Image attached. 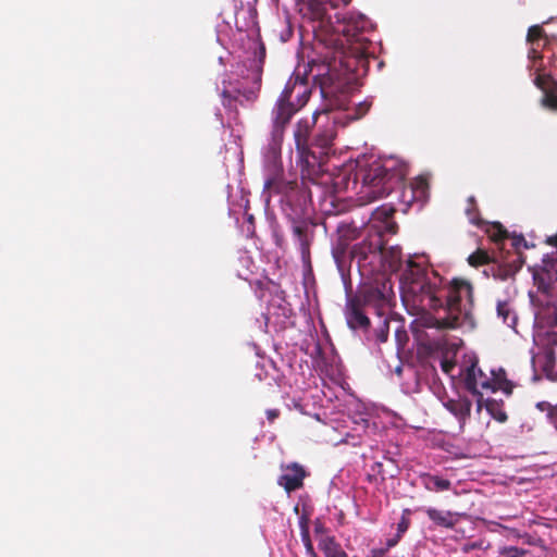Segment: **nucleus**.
Wrapping results in <instances>:
<instances>
[{"mask_svg": "<svg viewBox=\"0 0 557 557\" xmlns=\"http://www.w3.org/2000/svg\"><path fill=\"white\" fill-rule=\"evenodd\" d=\"M264 57H265V48L263 45H261L260 46V57L258 60H253V66H255L253 82L258 85L257 90H259L260 85H261ZM236 94L237 95L234 96V95H232L231 91L223 90V92H222L223 106L227 107V108H233L234 107L233 103L237 100L238 96H243L248 101H255L258 97V91L252 90V89L244 90V91L237 89Z\"/></svg>", "mask_w": 557, "mask_h": 557, "instance_id": "14", "label": "nucleus"}, {"mask_svg": "<svg viewBox=\"0 0 557 557\" xmlns=\"http://www.w3.org/2000/svg\"><path fill=\"white\" fill-rule=\"evenodd\" d=\"M319 548L323 552L324 557H349L334 536L322 537L319 541Z\"/></svg>", "mask_w": 557, "mask_h": 557, "instance_id": "23", "label": "nucleus"}, {"mask_svg": "<svg viewBox=\"0 0 557 557\" xmlns=\"http://www.w3.org/2000/svg\"><path fill=\"white\" fill-rule=\"evenodd\" d=\"M549 76L548 75H541L539 74L535 79H534V84L537 88H540L543 92H545V90H548L549 88H547V85H548V82H549Z\"/></svg>", "mask_w": 557, "mask_h": 557, "instance_id": "37", "label": "nucleus"}, {"mask_svg": "<svg viewBox=\"0 0 557 557\" xmlns=\"http://www.w3.org/2000/svg\"><path fill=\"white\" fill-rule=\"evenodd\" d=\"M395 211L396 210L391 206H382L373 212L374 219L384 222L385 230L391 234H396L398 228L397 224L394 221H391Z\"/></svg>", "mask_w": 557, "mask_h": 557, "instance_id": "25", "label": "nucleus"}, {"mask_svg": "<svg viewBox=\"0 0 557 557\" xmlns=\"http://www.w3.org/2000/svg\"><path fill=\"white\" fill-rule=\"evenodd\" d=\"M522 264L523 260L521 259L520 253H517L511 260L494 264L492 267L493 276L502 281L510 278L520 271Z\"/></svg>", "mask_w": 557, "mask_h": 557, "instance_id": "20", "label": "nucleus"}, {"mask_svg": "<svg viewBox=\"0 0 557 557\" xmlns=\"http://www.w3.org/2000/svg\"><path fill=\"white\" fill-rule=\"evenodd\" d=\"M406 175L404 168L388 166L381 161L360 164L355 173L354 185L360 183L358 190L361 205H367L388 196L400 186Z\"/></svg>", "mask_w": 557, "mask_h": 557, "instance_id": "3", "label": "nucleus"}, {"mask_svg": "<svg viewBox=\"0 0 557 557\" xmlns=\"http://www.w3.org/2000/svg\"><path fill=\"white\" fill-rule=\"evenodd\" d=\"M301 535H302V541L305 543L306 549H307L308 554L310 555V557H312V553H315V552H314L312 543L310 541L308 530L304 529Z\"/></svg>", "mask_w": 557, "mask_h": 557, "instance_id": "40", "label": "nucleus"}, {"mask_svg": "<svg viewBox=\"0 0 557 557\" xmlns=\"http://www.w3.org/2000/svg\"><path fill=\"white\" fill-rule=\"evenodd\" d=\"M468 263L473 267L478 268L481 265L490 264L491 262H494L493 258L490 256V253L484 249H476L474 252H472L468 257Z\"/></svg>", "mask_w": 557, "mask_h": 557, "instance_id": "27", "label": "nucleus"}, {"mask_svg": "<svg viewBox=\"0 0 557 557\" xmlns=\"http://www.w3.org/2000/svg\"><path fill=\"white\" fill-rule=\"evenodd\" d=\"M280 413L278 409H268L265 411L267 419L270 423H273L280 417Z\"/></svg>", "mask_w": 557, "mask_h": 557, "instance_id": "43", "label": "nucleus"}, {"mask_svg": "<svg viewBox=\"0 0 557 557\" xmlns=\"http://www.w3.org/2000/svg\"><path fill=\"white\" fill-rule=\"evenodd\" d=\"M410 524V520L403 516L400 521L397 524V536L401 537V535L408 530Z\"/></svg>", "mask_w": 557, "mask_h": 557, "instance_id": "39", "label": "nucleus"}, {"mask_svg": "<svg viewBox=\"0 0 557 557\" xmlns=\"http://www.w3.org/2000/svg\"><path fill=\"white\" fill-rule=\"evenodd\" d=\"M399 539H400V537H398V536L396 535V537H395V539H391V540H388V541H387V547H386V548H387V550H388L391 547L395 546V545L398 543Z\"/></svg>", "mask_w": 557, "mask_h": 557, "instance_id": "46", "label": "nucleus"}, {"mask_svg": "<svg viewBox=\"0 0 557 557\" xmlns=\"http://www.w3.org/2000/svg\"><path fill=\"white\" fill-rule=\"evenodd\" d=\"M382 318H383V320H382L381 324L375 330V335H376V339L380 343H385L387 341L388 334H389V322H388V319L386 318V315H384Z\"/></svg>", "mask_w": 557, "mask_h": 557, "instance_id": "32", "label": "nucleus"}, {"mask_svg": "<svg viewBox=\"0 0 557 557\" xmlns=\"http://www.w3.org/2000/svg\"><path fill=\"white\" fill-rule=\"evenodd\" d=\"M554 368H555V360H554L553 354H549L545 357V363L543 366V371L545 372L546 376L553 381L557 380V374L554 372Z\"/></svg>", "mask_w": 557, "mask_h": 557, "instance_id": "33", "label": "nucleus"}, {"mask_svg": "<svg viewBox=\"0 0 557 557\" xmlns=\"http://www.w3.org/2000/svg\"><path fill=\"white\" fill-rule=\"evenodd\" d=\"M543 94L542 104L550 110H557V86L554 84L553 88Z\"/></svg>", "mask_w": 557, "mask_h": 557, "instance_id": "29", "label": "nucleus"}, {"mask_svg": "<svg viewBox=\"0 0 557 557\" xmlns=\"http://www.w3.org/2000/svg\"><path fill=\"white\" fill-rule=\"evenodd\" d=\"M468 206L466 208V214L469 222L478 227L484 228L488 237L495 243H502L509 237L508 231L499 222L488 223L485 222L479 212L475 198L470 196L467 200Z\"/></svg>", "mask_w": 557, "mask_h": 557, "instance_id": "13", "label": "nucleus"}, {"mask_svg": "<svg viewBox=\"0 0 557 557\" xmlns=\"http://www.w3.org/2000/svg\"><path fill=\"white\" fill-rule=\"evenodd\" d=\"M370 309L379 317L386 315L389 310L388 295L376 286L364 287L347 299L345 318L349 329L367 331L371 324L367 315Z\"/></svg>", "mask_w": 557, "mask_h": 557, "instance_id": "4", "label": "nucleus"}, {"mask_svg": "<svg viewBox=\"0 0 557 557\" xmlns=\"http://www.w3.org/2000/svg\"><path fill=\"white\" fill-rule=\"evenodd\" d=\"M547 244L557 247V234L547 238Z\"/></svg>", "mask_w": 557, "mask_h": 557, "instance_id": "48", "label": "nucleus"}, {"mask_svg": "<svg viewBox=\"0 0 557 557\" xmlns=\"http://www.w3.org/2000/svg\"><path fill=\"white\" fill-rule=\"evenodd\" d=\"M383 248L384 242L381 234L374 233L352 246V257L366 260L369 255L381 253Z\"/></svg>", "mask_w": 557, "mask_h": 557, "instance_id": "17", "label": "nucleus"}, {"mask_svg": "<svg viewBox=\"0 0 557 557\" xmlns=\"http://www.w3.org/2000/svg\"><path fill=\"white\" fill-rule=\"evenodd\" d=\"M403 278L413 301L433 311L423 318V326L437 331L475 327L473 285L470 281L455 277L444 283L437 273H425L412 260L407 261Z\"/></svg>", "mask_w": 557, "mask_h": 557, "instance_id": "1", "label": "nucleus"}, {"mask_svg": "<svg viewBox=\"0 0 557 557\" xmlns=\"http://www.w3.org/2000/svg\"><path fill=\"white\" fill-rule=\"evenodd\" d=\"M321 27L342 36L337 39L341 47V63L346 71L357 73L359 69L367 70L369 66L371 40L369 34L372 32L370 20L361 13H336L335 22L327 18Z\"/></svg>", "mask_w": 557, "mask_h": 557, "instance_id": "2", "label": "nucleus"}, {"mask_svg": "<svg viewBox=\"0 0 557 557\" xmlns=\"http://www.w3.org/2000/svg\"><path fill=\"white\" fill-rule=\"evenodd\" d=\"M429 519L434 522L438 527H443L446 529H453L457 522L455 519V513L451 511H443L436 508H428L425 510Z\"/></svg>", "mask_w": 557, "mask_h": 557, "instance_id": "22", "label": "nucleus"}, {"mask_svg": "<svg viewBox=\"0 0 557 557\" xmlns=\"http://www.w3.org/2000/svg\"><path fill=\"white\" fill-rule=\"evenodd\" d=\"M545 33L542 26L533 25L529 28L527 40L531 46H541V41H544Z\"/></svg>", "mask_w": 557, "mask_h": 557, "instance_id": "28", "label": "nucleus"}, {"mask_svg": "<svg viewBox=\"0 0 557 557\" xmlns=\"http://www.w3.org/2000/svg\"><path fill=\"white\" fill-rule=\"evenodd\" d=\"M496 310L498 318H500L505 324L508 326H513L516 324L517 317L513 313L509 301L498 300Z\"/></svg>", "mask_w": 557, "mask_h": 557, "instance_id": "26", "label": "nucleus"}, {"mask_svg": "<svg viewBox=\"0 0 557 557\" xmlns=\"http://www.w3.org/2000/svg\"><path fill=\"white\" fill-rule=\"evenodd\" d=\"M372 106L371 101L364 100L355 104L354 108L347 107V97L346 95H342L330 102V110L336 111L337 114L342 115V120L346 122V125L351 121H357L362 119L370 110Z\"/></svg>", "mask_w": 557, "mask_h": 557, "instance_id": "15", "label": "nucleus"}, {"mask_svg": "<svg viewBox=\"0 0 557 557\" xmlns=\"http://www.w3.org/2000/svg\"><path fill=\"white\" fill-rule=\"evenodd\" d=\"M488 546H484V541L483 540H480V541H475V542H468V543H465L462 546H461V552L463 554H469L470 552L474 550V549H487Z\"/></svg>", "mask_w": 557, "mask_h": 557, "instance_id": "35", "label": "nucleus"}, {"mask_svg": "<svg viewBox=\"0 0 557 557\" xmlns=\"http://www.w3.org/2000/svg\"><path fill=\"white\" fill-rule=\"evenodd\" d=\"M284 471L285 472L278 476L277 484L284 487L287 493L297 491L304 486L307 472L301 465L293 462L287 465Z\"/></svg>", "mask_w": 557, "mask_h": 557, "instance_id": "16", "label": "nucleus"}, {"mask_svg": "<svg viewBox=\"0 0 557 557\" xmlns=\"http://www.w3.org/2000/svg\"><path fill=\"white\" fill-rule=\"evenodd\" d=\"M321 92H322V95H323V97H324V98H327V97L331 95L332 90H331V88H330V87H326V86L324 85V83H322V84H321Z\"/></svg>", "mask_w": 557, "mask_h": 557, "instance_id": "45", "label": "nucleus"}, {"mask_svg": "<svg viewBox=\"0 0 557 557\" xmlns=\"http://www.w3.org/2000/svg\"><path fill=\"white\" fill-rule=\"evenodd\" d=\"M499 557H525L529 550L517 546H502L498 549Z\"/></svg>", "mask_w": 557, "mask_h": 557, "instance_id": "30", "label": "nucleus"}, {"mask_svg": "<svg viewBox=\"0 0 557 557\" xmlns=\"http://www.w3.org/2000/svg\"><path fill=\"white\" fill-rule=\"evenodd\" d=\"M300 110L287 102L284 97H277L270 112V140L269 148L273 153H280L285 132L293 117Z\"/></svg>", "mask_w": 557, "mask_h": 557, "instance_id": "6", "label": "nucleus"}, {"mask_svg": "<svg viewBox=\"0 0 557 557\" xmlns=\"http://www.w3.org/2000/svg\"><path fill=\"white\" fill-rule=\"evenodd\" d=\"M246 221L251 227H255V218L252 214L246 213Z\"/></svg>", "mask_w": 557, "mask_h": 557, "instance_id": "47", "label": "nucleus"}, {"mask_svg": "<svg viewBox=\"0 0 557 557\" xmlns=\"http://www.w3.org/2000/svg\"><path fill=\"white\" fill-rule=\"evenodd\" d=\"M310 96L311 88L307 74L301 75L296 72L287 81L278 97H284L287 102H292L294 107L301 110L309 101Z\"/></svg>", "mask_w": 557, "mask_h": 557, "instance_id": "10", "label": "nucleus"}, {"mask_svg": "<svg viewBox=\"0 0 557 557\" xmlns=\"http://www.w3.org/2000/svg\"><path fill=\"white\" fill-rule=\"evenodd\" d=\"M465 387L472 395L478 396V410H481V400H482V391H497L502 388L507 393H511V391H507L496 380L490 379L480 368H478V362L473 361L467 369L465 373Z\"/></svg>", "mask_w": 557, "mask_h": 557, "instance_id": "7", "label": "nucleus"}, {"mask_svg": "<svg viewBox=\"0 0 557 557\" xmlns=\"http://www.w3.org/2000/svg\"><path fill=\"white\" fill-rule=\"evenodd\" d=\"M348 184H349V176H347V175H338L334 180V183H333L335 189L338 191L348 189Z\"/></svg>", "mask_w": 557, "mask_h": 557, "instance_id": "36", "label": "nucleus"}, {"mask_svg": "<svg viewBox=\"0 0 557 557\" xmlns=\"http://www.w3.org/2000/svg\"><path fill=\"white\" fill-rule=\"evenodd\" d=\"M444 407L457 418L462 428L471 416L472 403L467 397H459L448 399L444 403Z\"/></svg>", "mask_w": 557, "mask_h": 557, "instance_id": "19", "label": "nucleus"}, {"mask_svg": "<svg viewBox=\"0 0 557 557\" xmlns=\"http://www.w3.org/2000/svg\"><path fill=\"white\" fill-rule=\"evenodd\" d=\"M264 188L275 194H283L289 205L296 202L299 207H305L310 200L309 191L299 187L296 182H282L277 177H269L264 182Z\"/></svg>", "mask_w": 557, "mask_h": 557, "instance_id": "12", "label": "nucleus"}, {"mask_svg": "<svg viewBox=\"0 0 557 557\" xmlns=\"http://www.w3.org/2000/svg\"><path fill=\"white\" fill-rule=\"evenodd\" d=\"M320 113L325 116V122L318 125L312 145L321 149H329L336 138L337 125L345 127L346 122L342 120V115L337 114L336 111L329 110Z\"/></svg>", "mask_w": 557, "mask_h": 557, "instance_id": "11", "label": "nucleus"}, {"mask_svg": "<svg viewBox=\"0 0 557 557\" xmlns=\"http://www.w3.org/2000/svg\"><path fill=\"white\" fill-rule=\"evenodd\" d=\"M511 240V245L516 250H519L521 247L528 248V243L523 235H513Z\"/></svg>", "mask_w": 557, "mask_h": 557, "instance_id": "38", "label": "nucleus"}, {"mask_svg": "<svg viewBox=\"0 0 557 557\" xmlns=\"http://www.w3.org/2000/svg\"><path fill=\"white\" fill-rule=\"evenodd\" d=\"M441 368H442L443 372L448 374L455 368V362L451 360H448V359H444L441 362Z\"/></svg>", "mask_w": 557, "mask_h": 557, "instance_id": "42", "label": "nucleus"}, {"mask_svg": "<svg viewBox=\"0 0 557 557\" xmlns=\"http://www.w3.org/2000/svg\"><path fill=\"white\" fill-rule=\"evenodd\" d=\"M387 552V548H374L371 550L372 557H383Z\"/></svg>", "mask_w": 557, "mask_h": 557, "instance_id": "44", "label": "nucleus"}, {"mask_svg": "<svg viewBox=\"0 0 557 557\" xmlns=\"http://www.w3.org/2000/svg\"><path fill=\"white\" fill-rule=\"evenodd\" d=\"M351 0H310L309 1V10L311 14V18L313 21H318L320 25H324L327 22V18H332L327 14L326 5L335 9L338 7L339 2L344 5H348Z\"/></svg>", "mask_w": 557, "mask_h": 557, "instance_id": "18", "label": "nucleus"}, {"mask_svg": "<svg viewBox=\"0 0 557 557\" xmlns=\"http://www.w3.org/2000/svg\"><path fill=\"white\" fill-rule=\"evenodd\" d=\"M317 224L311 220H293L292 222V236L295 244L300 251L301 261L304 264L310 265L311 262V245L315 236Z\"/></svg>", "mask_w": 557, "mask_h": 557, "instance_id": "9", "label": "nucleus"}, {"mask_svg": "<svg viewBox=\"0 0 557 557\" xmlns=\"http://www.w3.org/2000/svg\"><path fill=\"white\" fill-rule=\"evenodd\" d=\"M540 46H531L529 52H528V57L530 60H532L534 63L537 61V60H541L542 59V54L539 50Z\"/></svg>", "mask_w": 557, "mask_h": 557, "instance_id": "41", "label": "nucleus"}, {"mask_svg": "<svg viewBox=\"0 0 557 557\" xmlns=\"http://www.w3.org/2000/svg\"><path fill=\"white\" fill-rule=\"evenodd\" d=\"M322 116L320 112H314L312 119L302 117L297 121L294 127V141L297 152V163L300 166L302 178L315 182L322 172L320 159L310 150L309 137L312 126Z\"/></svg>", "mask_w": 557, "mask_h": 557, "instance_id": "5", "label": "nucleus"}, {"mask_svg": "<svg viewBox=\"0 0 557 557\" xmlns=\"http://www.w3.org/2000/svg\"><path fill=\"white\" fill-rule=\"evenodd\" d=\"M409 189L411 193V200L418 202H424L429 196V183L425 177L419 176L414 178L410 185Z\"/></svg>", "mask_w": 557, "mask_h": 557, "instance_id": "24", "label": "nucleus"}, {"mask_svg": "<svg viewBox=\"0 0 557 557\" xmlns=\"http://www.w3.org/2000/svg\"><path fill=\"white\" fill-rule=\"evenodd\" d=\"M420 481L423 487L430 492H444L451 487V482L441 475L422 473Z\"/></svg>", "mask_w": 557, "mask_h": 557, "instance_id": "21", "label": "nucleus"}, {"mask_svg": "<svg viewBox=\"0 0 557 557\" xmlns=\"http://www.w3.org/2000/svg\"><path fill=\"white\" fill-rule=\"evenodd\" d=\"M357 238V228L350 224L342 223L337 227V239L332 246V256L342 270L350 263L352 257L351 242Z\"/></svg>", "mask_w": 557, "mask_h": 557, "instance_id": "8", "label": "nucleus"}, {"mask_svg": "<svg viewBox=\"0 0 557 557\" xmlns=\"http://www.w3.org/2000/svg\"><path fill=\"white\" fill-rule=\"evenodd\" d=\"M312 557H318V555L315 553H312Z\"/></svg>", "mask_w": 557, "mask_h": 557, "instance_id": "49", "label": "nucleus"}, {"mask_svg": "<svg viewBox=\"0 0 557 557\" xmlns=\"http://www.w3.org/2000/svg\"><path fill=\"white\" fill-rule=\"evenodd\" d=\"M496 407H497V404L495 400L486 401V409L493 416V418L495 420H497L498 422H502V423L506 422L508 419L507 413L502 409H496Z\"/></svg>", "mask_w": 557, "mask_h": 557, "instance_id": "31", "label": "nucleus"}, {"mask_svg": "<svg viewBox=\"0 0 557 557\" xmlns=\"http://www.w3.org/2000/svg\"><path fill=\"white\" fill-rule=\"evenodd\" d=\"M512 532L515 533V536L518 537V539H522L523 542L528 545H532V546H539V545H542L543 541L539 537H534L532 536L531 534L529 533H523V534H520L519 532H517L516 530H512Z\"/></svg>", "mask_w": 557, "mask_h": 557, "instance_id": "34", "label": "nucleus"}]
</instances>
